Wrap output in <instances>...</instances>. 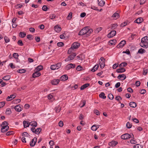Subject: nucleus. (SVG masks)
I'll use <instances>...</instances> for the list:
<instances>
[{
  "label": "nucleus",
  "mask_w": 148,
  "mask_h": 148,
  "mask_svg": "<svg viewBox=\"0 0 148 148\" xmlns=\"http://www.w3.org/2000/svg\"><path fill=\"white\" fill-rule=\"evenodd\" d=\"M92 32V29L90 28L88 26L82 29L78 34L79 35L82 36L84 34H86L87 36H89L90 34Z\"/></svg>",
  "instance_id": "1"
},
{
  "label": "nucleus",
  "mask_w": 148,
  "mask_h": 148,
  "mask_svg": "<svg viewBox=\"0 0 148 148\" xmlns=\"http://www.w3.org/2000/svg\"><path fill=\"white\" fill-rule=\"evenodd\" d=\"M140 45L144 48H147L148 47V39L147 36H145L141 39Z\"/></svg>",
  "instance_id": "2"
},
{
  "label": "nucleus",
  "mask_w": 148,
  "mask_h": 148,
  "mask_svg": "<svg viewBox=\"0 0 148 148\" xmlns=\"http://www.w3.org/2000/svg\"><path fill=\"white\" fill-rule=\"evenodd\" d=\"M105 59L103 57H101L99 60V64L101 68L103 69L105 66Z\"/></svg>",
  "instance_id": "3"
},
{
  "label": "nucleus",
  "mask_w": 148,
  "mask_h": 148,
  "mask_svg": "<svg viewBox=\"0 0 148 148\" xmlns=\"http://www.w3.org/2000/svg\"><path fill=\"white\" fill-rule=\"evenodd\" d=\"M76 56V54L75 53H74L71 54L68 58L65 60V61H68L73 60L75 57Z\"/></svg>",
  "instance_id": "4"
},
{
  "label": "nucleus",
  "mask_w": 148,
  "mask_h": 148,
  "mask_svg": "<svg viewBox=\"0 0 148 148\" xmlns=\"http://www.w3.org/2000/svg\"><path fill=\"white\" fill-rule=\"evenodd\" d=\"M75 66V64L72 63L69 64L65 66V69L66 70H69L71 68H74Z\"/></svg>",
  "instance_id": "5"
},
{
  "label": "nucleus",
  "mask_w": 148,
  "mask_h": 148,
  "mask_svg": "<svg viewBox=\"0 0 148 148\" xmlns=\"http://www.w3.org/2000/svg\"><path fill=\"white\" fill-rule=\"evenodd\" d=\"M126 44V41L123 40L121 41L120 43L117 45L116 47L118 48L123 47Z\"/></svg>",
  "instance_id": "6"
},
{
  "label": "nucleus",
  "mask_w": 148,
  "mask_h": 148,
  "mask_svg": "<svg viewBox=\"0 0 148 148\" xmlns=\"http://www.w3.org/2000/svg\"><path fill=\"white\" fill-rule=\"evenodd\" d=\"M131 137V135L127 134H125L121 136V138L123 139H127L130 138Z\"/></svg>",
  "instance_id": "7"
},
{
  "label": "nucleus",
  "mask_w": 148,
  "mask_h": 148,
  "mask_svg": "<svg viewBox=\"0 0 148 148\" xmlns=\"http://www.w3.org/2000/svg\"><path fill=\"white\" fill-rule=\"evenodd\" d=\"M116 34V32L115 30H112L108 34V37L109 38H112L115 36Z\"/></svg>",
  "instance_id": "8"
},
{
  "label": "nucleus",
  "mask_w": 148,
  "mask_h": 148,
  "mask_svg": "<svg viewBox=\"0 0 148 148\" xmlns=\"http://www.w3.org/2000/svg\"><path fill=\"white\" fill-rule=\"evenodd\" d=\"M80 45V44L78 42H76L72 44L71 47L74 49L78 48Z\"/></svg>",
  "instance_id": "9"
},
{
  "label": "nucleus",
  "mask_w": 148,
  "mask_h": 148,
  "mask_svg": "<svg viewBox=\"0 0 148 148\" xmlns=\"http://www.w3.org/2000/svg\"><path fill=\"white\" fill-rule=\"evenodd\" d=\"M37 138L36 137H34L33 139H32L31 141L30 142V146L32 147L34 146L37 141Z\"/></svg>",
  "instance_id": "10"
},
{
  "label": "nucleus",
  "mask_w": 148,
  "mask_h": 148,
  "mask_svg": "<svg viewBox=\"0 0 148 148\" xmlns=\"http://www.w3.org/2000/svg\"><path fill=\"white\" fill-rule=\"evenodd\" d=\"M55 31L57 33L60 32L61 30L62 29L60 26L57 25L54 27Z\"/></svg>",
  "instance_id": "11"
},
{
  "label": "nucleus",
  "mask_w": 148,
  "mask_h": 148,
  "mask_svg": "<svg viewBox=\"0 0 148 148\" xmlns=\"http://www.w3.org/2000/svg\"><path fill=\"white\" fill-rule=\"evenodd\" d=\"M9 127L7 125H5L1 127V132H2L4 133L7 131L9 129Z\"/></svg>",
  "instance_id": "12"
},
{
  "label": "nucleus",
  "mask_w": 148,
  "mask_h": 148,
  "mask_svg": "<svg viewBox=\"0 0 148 148\" xmlns=\"http://www.w3.org/2000/svg\"><path fill=\"white\" fill-rule=\"evenodd\" d=\"M16 97V94H14L8 96L6 98V100L7 101H10L14 98Z\"/></svg>",
  "instance_id": "13"
},
{
  "label": "nucleus",
  "mask_w": 148,
  "mask_h": 148,
  "mask_svg": "<svg viewBox=\"0 0 148 148\" xmlns=\"http://www.w3.org/2000/svg\"><path fill=\"white\" fill-rule=\"evenodd\" d=\"M21 106V105H18L16 106L14 108L16 111L18 112L21 111L22 110V108L20 106Z\"/></svg>",
  "instance_id": "14"
},
{
  "label": "nucleus",
  "mask_w": 148,
  "mask_h": 148,
  "mask_svg": "<svg viewBox=\"0 0 148 148\" xmlns=\"http://www.w3.org/2000/svg\"><path fill=\"white\" fill-rule=\"evenodd\" d=\"M60 82V80L58 79H53L51 80V83L53 85H56L58 84Z\"/></svg>",
  "instance_id": "15"
},
{
  "label": "nucleus",
  "mask_w": 148,
  "mask_h": 148,
  "mask_svg": "<svg viewBox=\"0 0 148 148\" xmlns=\"http://www.w3.org/2000/svg\"><path fill=\"white\" fill-rule=\"evenodd\" d=\"M68 77L66 75H62L60 78V80L62 81H65L68 79Z\"/></svg>",
  "instance_id": "16"
},
{
  "label": "nucleus",
  "mask_w": 148,
  "mask_h": 148,
  "mask_svg": "<svg viewBox=\"0 0 148 148\" xmlns=\"http://www.w3.org/2000/svg\"><path fill=\"white\" fill-rule=\"evenodd\" d=\"M118 142L115 141H112L109 143V145L110 146L114 147L118 144Z\"/></svg>",
  "instance_id": "17"
},
{
  "label": "nucleus",
  "mask_w": 148,
  "mask_h": 148,
  "mask_svg": "<svg viewBox=\"0 0 148 148\" xmlns=\"http://www.w3.org/2000/svg\"><path fill=\"white\" fill-rule=\"evenodd\" d=\"M40 73L39 72L37 71L33 74L32 76L33 77L35 78L38 77L40 76Z\"/></svg>",
  "instance_id": "18"
},
{
  "label": "nucleus",
  "mask_w": 148,
  "mask_h": 148,
  "mask_svg": "<svg viewBox=\"0 0 148 148\" xmlns=\"http://www.w3.org/2000/svg\"><path fill=\"white\" fill-rule=\"evenodd\" d=\"M98 5L100 6H103L105 4V2L103 0H98Z\"/></svg>",
  "instance_id": "19"
},
{
  "label": "nucleus",
  "mask_w": 148,
  "mask_h": 148,
  "mask_svg": "<svg viewBox=\"0 0 148 148\" xmlns=\"http://www.w3.org/2000/svg\"><path fill=\"white\" fill-rule=\"evenodd\" d=\"M23 123L24 128H26L28 127L30 125V123L29 122L26 121H23Z\"/></svg>",
  "instance_id": "20"
},
{
  "label": "nucleus",
  "mask_w": 148,
  "mask_h": 148,
  "mask_svg": "<svg viewBox=\"0 0 148 148\" xmlns=\"http://www.w3.org/2000/svg\"><path fill=\"white\" fill-rule=\"evenodd\" d=\"M120 17L119 14V13L116 12L114 13L112 16V17H113L115 19L119 18Z\"/></svg>",
  "instance_id": "21"
},
{
  "label": "nucleus",
  "mask_w": 148,
  "mask_h": 148,
  "mask_svg": "<svg viewBox=\"0 0 148 148\" xmlns=\"http://www.w3.org/2000/svg\"><path fill=\"white\" fill-rule=\"evenodd\" d=\"M126 70L125 69L123 68H121L120 69H117L116 70V72L118 73H122L125 72Z\"/></svg>",
  "instance_id": "22"
},
{
  "label": "nucleus",
  "mask_w": 148,
  "mask_h": 148,
  "mask_svg": "<svg viewBox=\"0 0 148 148\" xmlns=\"http://www.w3.org/2000/svg\"><path fill=\"white\" fill-rule=\"evenodd\" d=\"M99 125H94L91 127V129L94 131H96L99 127Z\"/></svg>",
  "instance_id": "23"
},
{
  "label": "nucleus",
  "mask_w": 148,
  "mask_h": 148,
  "mask_svg": "<svg viewBox=\"0 0 148 148\" xmlns=\"http://www.w3.org/2000/svg\"><path fill=\"white\" fill-rule=\"evenodd\" d=\"M99 67V65L98 64L95 65L91 70V71L92 72H95L98 69Z\"/></svg>",
  "instance_id": "24"
},
{
  "label": "nucleus",
  "mask_w": 148,
  "mask_h": 148,
  "mask_svg": "<svg viewBox=\"0 0 148 148\" xmlns=\"http://www.w3.org/2000/svg\"><path fill=\"white\" fill-rule=\"evenodd\" d=\"M126 77L125 75L124 74L119 75L117 77V78L119 79L121 78H123L121 80H124L126 79Z\"/></svg>",
  "instance_id": "25"
},
{
  "label": "nucleus",
  "mask_w": 148,
  "mask_h": 148,
  "mask_svg": "<svg viewBox=\"0 0 148 148\" xmlns=\"http://www.w3.org/2000/svg\"><path fill=\"white\" fill-rule=\"evenodd\" d=\"M143 21V19L141 18H139L136 20L134 22L138 24L141 23Z\"/></svg>",
  "instance_id": "26"
},
{
  "label": "nucleus",
  "mask_w": 148,
  "mask_h": 148,
  "mask_svg": "<svg viewBox=\"0 0 148 148\" xmlns=\"http://www.w3.org/2000/svg\"><path fill=\"white\" fill-rule=\"evenodd\" d=\"M90 85V84L88 83L85 84L82 86L80 88L81 90H83Z\"/></svg>",
  "instance_id": "27"
},
{
  "label": "nucleus",
  "mask_w": 148,
  "mask_h": 148,
  "mask_svg": "<svg viewBox=\"0 0 148 148\" xmlns=\"http://www.w3.org/2000/svg\"><path fill=\"white\" fill-rule=\"evenodd\" d=\"M130 106L132 108H135L136 106V103L133 101L129 103Z\"/></svg>",
  "instance_id": "28"
},
{
  "label": "nucleus",
  "mask_w": 148,
  "mask_h": 148,
  "mask_svg": "<svg viewBox=\"0 0 148 148\" xmlns=\"http://www.w3.org/2000/svg\"><path fill=\"white\" fill-rule=\"evenodd\" d=\"M54 110L56 112H59L61 110V107L60 106H58L55 108Z\"/></svg>",
  "instance_id": "29"
},
{
  "label": "nucleus",
  "mask_w": 148,
  "mask_h": 148,
  "mask_svg": "<svg viewBox=\"0 0 148 148\" xmlns=\"http://www.w3.org/2000/svg\"><path fill=\"white\" fill-rule=\"evenodd\" d=\"M127 65V64L126 62H123L121 63V64H120L119 65V66L120 68H122V67H125Z\"/></svg>",
  "instance_id": "30"
},
{
  "label": "nucleus",
  "mask_w": 148,
  "mask_h": 148,
  "mask_svg": "<svg viewBox=\"0 0 148 148\" xmlns=\"http://www.w3.org/2000/svg\"><path fill=\"white\" fill-rule=\"evenodd\" d=\"M19 36L21 38H24L26 35L25 33L24 32H21L19 33Z\"/></svg>",
  "instance_id": "31"
},
{
  "label": "nucleus",
  "mask_w": 148,
  "mask_h": 148,
  "mask_svg": "<svg viewBox=\"0 0 148 148\" xmlns=\"http://www.w3.org/2000/svg\"><path fill=\"white\" fill-rule=\"evenodd\" d=\"M37 125V123L35 121H32L31 122V125L32 126L36 127Z\"/></svg>",
  "instance_id": "32"
},
{
  "label": "nucleus",
  "mask_w": 148,
  "mask_h": 148,
  "mask_svg": "<svg viewBox=\"0 0 148 148\" xmlns=\"http://www.w3.org/2000/svg\"><path fill=\"white\" fill-rule=\"evenodd\" d=\"M100 98H101L103 99L106 98V97L105 96V94L104 92H101L99 95Z\"/></svg>",
  "instance_id": "33"
},
{
  "label": "nucleus",
  "mask_w": 148,
  "mask_h": 148,
  "mask_svg": "<svg viewBox=\"0 0 148 148\" xmlns=\"http://www.w3.org/2000/svg\"><path fill=\"white\" fill-rule=\"evenodd\" d=\"M116 42V40L115 39H113L109 41V43L111 45H114Z\"/></svg>",
  "instance_id": "34"
},
{
  "label": "nucleus",
  "mask_w": 148,
  "mask_h": 148,
  "mask_svg": "<svg viewBox=\"0 0 148 148\" xmlns=\"http://www.w3.org/2000/svg\"><path fill=\"white\" fill-rule=\"evenodd\" d=\"M43 69V66L41 65H40L37 66L35 70L39 72L40 71L42 70Z\"/></svg>",
  "instance_id": "35"
},
{
  "label": "nucleus",
  "mask_w": 148,
  "mask_h": 148,
  "mask_svg": "<svg viewBox=\"0 0 148 148\" xmlns=\"http://www.w3.org/2000/svg\"><path fill=\"white\" fill-rule=\"evenodd\" d=\"M12 113L11 109L10 108H8L6 109L5 113L7 115H9Z\"/></svg>",
  "instance_id": "36"
},
{
  "label": "nucleus",
  "mask_w": 148,
  "mask_h": 148,
  "mask_svg": "<svg viewBox=\"0 0 148 148\" xmlns=\"http://www.w3.org/2000/svg\"><path fill=\"white\" fill-rule=\"evenodd\" d=\"M145 52V50L142 48L139 49L138 51V53H139L143 54Z\"/></svg>",
  "instance_id": "37"
},
{
  "label": "nucleus",
  "mask_w": 148,
  "mask_h": 148,
  "mask_svg": "<svg viewBox=\"0 0 148 148\" xmlns=\"http://www.w3.org/2000/svg\"><path fill=\"white\" fill-rule=\"evenodd\" d=\"M134 148H143V146L139 144H137L134 145L133 146Z\"/></svg>",
  "instance_id": "38"
},
{
  "label": "nucleus",
  "mask_w": 148,
  "mask_h": 148,
  "mask_svg": "<svg viewBox=\"0 0 148 148\" xmlns=\"http://www.w3.org/2000/svg\"><path fill=\"white\" fill-rule=\"evenodd\" d=\"M10 77L9 75L6 76L4 77L2 79L5 80H8L10 79Z\"/></svg>",
  "instance_id": "39"
},
{
  "label": "nucleus",
  "mask_w": 148,
  "mask_h": 148,
  "mask_svg": "<svg viewBox=\"0 0 148 148\" xmlns=\"http://www.w3.org/2000/svg\"><path fill=\"white\" fill-rule=\"evenodd\" d=\"M26 71V70L24 69H20L17 70V72L20 73H25Z\"/></svg>",
  "instance_id": "40"
},
{
  "label": "nucleus",
  "mask_w": 148,
  "mask_h": 148,
  "mask_svg": "<svg viewBox=\"0 0 148 148\" xmlns=\"http://www.w3.org/2000/svg\"><path fill=\"white\" fill-rule=\"evenodd\" d=\"M72 12H70L67 17V19L69 20H71L72 18Z\"/></svg>",
  "instance_id": "41"
},
{
  "label": "nucleus",
  "mask_w": 148,
  "mask_h": 148,
  "mask_svg": "<svg viewBox=\"0 0 148 148\" xmlns=\"http://www.w3.org/2000/svg\"><path fill=\"white\" fill-rule=\"evenodd\" d=\"M41 129L40 127H39L37 128L36 130V134H39L40 133V132L41 131Z\"/></svg>",
  "instance_id": "42"
},
{
  "label": "nucleus",
  "mask_w": 148,
  "mask_h": 148,
  "mask_svg": "<svg viewBox=\"0 0 148 148\" xmlns=\"http://www.w3.org/2000/svg\"><path fill=\"white\" fill-rule=\"evenodd\" d=\"M126 126L127 128L128 129H130L132 127V124L130 123L129 122H128L126 123Z\"/></svg>",
  "instance_id": "43"
},
{
  "label": "nucleus",
  "mask_w": 148,
  "mask_h": 148,
  "mask_svg": "<svg viewBox=\"0 0 148 148\" xmlns=\"http://www.w3.org/2000/svg\"><path fill=\"white\" fill-rule=\"evenodd\" d=\"M50 68L51 70H54L56 69H58V68H56V64L51 65V66Z\"/></svg>",
  "instance_id": "44"
},
{
  "label": "nucleus",
  "mask_w": 148,
  "mask_h": 148,
  "mask_svg": "<svg viewBox=\"0 0 148 148\" xmlns=\"http://www.w3.org/2000/svg\"><path fill=\"white\" fill-rule=\"evenodd\" d=\"M117 25L116 24H114L112 25L111 29H114L117 28Z\"/></svg>",
  "instance_id": "45"
},
{
  "label": "nucleus",
  "mask_w": 148,
  "mask_h": 148,
  "mask_svg": "<svg viewBox=\"0 0 148 148\" xmlns=\"http://www.w3.org/2000/svg\"><path fill=\"white\" fill-rule=\"evenodd\" d=\"M21 101V100L20 99H15L13 101L14 103H16V104L20 102Z\"/></svg>",
  "instance_id": "46"
},
{
  "label": "nucleus",
  "mask_w": 148,
  "mask_h": 148,
  "mask_svg": "<svg viewBox=\"0 0 148 148\" xmlns=\"http://www.w3.org/2000/svg\"><path fill=\"white\" fill-rule=\"evenodd\" d=\"M8 124V123L7 121H4L2 123L1 125L2 127H3V126H5V125H7Z\"/></svg>",
  "instance_id": "47"
},
{
  "label": "nucleus",
  "mask_w": 148,
  "mask_h": 148,
  "mask_svg": "<svg viewBox=\"0 0 148 148\" xmlns=\"http://www.w3.org/2000/svg\"><path fill=\"white\" fill-rule=\"evenodd\" d=\"M74 49L71 46V47L68 50L67 53L69 54H71L73 51Z\"/></svg>",
  "instance_id": "48"
},
{
  "label": "nucleus",
  "mask_w": 148,
  "mask_h": 148,
  "mask_svg": "<svg viewBox=\"0 0 148 148\" xmlns=\"http://www.w3.org/2000/svg\"><path fill=\"white\" fill-rule=\"evenodd\" d=\"M83 69L82 67L80 65H78L76 67V70L78 71H80L83 70V69Z\"/></svg>",
  "instance_id": "49"
},
{
  "label": "nucleus",
  "mask_w": 148,
  "mask_h": 148,
  "mask_svg": "<svg viewBox=\"0 0 148 148\" xmlns=\"http://www.w3.org/2000/svg\"><path fill=\"white\" fill-rule=\"evenodd\" d=\"M14 134V132L12 131H8L6 133V135L7 136H9L11 135H12Z\"/></svg>",
  "instance_id": "50"
},
{
  "label": "nucleus",
  "mask_w": 148,
  "mask_h": 148,
  "mask_svg": "<svg viewBox=\"0 0 148 148\" xmlns=\"http://www.w3.org/2000/svg\"><path fill=\"white\" fill-rule=\"evenodd\" d=\"M108 97L111 100L113 99L114 98L113 95L111 93L109 94L108 95Z\"/></svg>",
  "instance_id": "51"
},
{
  "label": "nucleus",
  "mask_w": 148,
  "mask_h": 148,
  "mask_svg": "<svg viewBox=\"0 0 148 148\" xmlns=\"http://www.w3.org/2000/svg\"><path fill=\"white\" fill-rule=\"evenodd\" d=\"M4 38L5 42L7 43L10 41V39L7 36H5Z\"/></svg>",
  "instance_id": "52"
},
{
  "label": "nucleus",
  "mask_w": 148,
  "mask_h": 148,
  "mask_svg": "<svg viewBox=\"0 0 148 148\" xmlns=\"http://www.w3.org/2000/svg\"><path fill=\"white\" fill-rule=\"evenodd\" d=\"M102 29V27H98L95 30V32L96 33H98Z\"/></svg>",
  "instance_id": "53"
},
{
  "label": "nucleus",
  "mask_w": 148,
  "mask_h": 148,
  "mask_svg": "<svg viewBox=\"0 0 148 148\" xmlns=\"http://www.w3.org/2000/svg\"><path fill=\"white\" fill-rule=\"evenodd\" d=\"M42 9L43 11H46L47 10L48 8H47V6L44 5L43 6Z\"/></svg>",
  "instance_id": "54"
},
{
  "label": "nucleus",
  "mask_w": 148,
  "mask_h": 148,
  "mask_svg": "<svg viewBox=\"0 0 148 148\" xmlns=\"http://www.w3.org/2000/svg\"><path fill=\"white\" fill-rule=\"evenodd\" d=\"M64 45V43L62 42H58L57 44V45L58 47H62Z\"/></svg>",
  "instance_id": "55"
},
{
  "label": "nucleus",
  "mask_w": 148,
  "mask_h": 148,
  "mask_svg": "<svg viewBox=\"0 0 148 148\" xmlns=\"http://www.w3.org/2000/svg\"><path fill=\"white\" fill-rule=\"evenodd\" d=\"M127 22H124L122 23L120 25V27H124L127 24Z\"/></svg>",
  "instance_id": "56"
},
{
  "label": "nucleus",
  "mask_w": 148,
  "mask_h": 148,
  "mask_svg": "<svg viewBox=\"0 0 148 148\" xmlns=\"http://www.w3.org/2000/svg\"><path fill=\"white\" fill-rule=\"evenodd\" d=\"M18 55L17 53H14L13 54V57L14 58L17 59L18 58Z\"/></svg>",
  "instance_id": "57"
},
{
  "label": "nucleus",
  "mask_w": 148,
  "mask_h": 148,
  "mask_svg": "<svg viewBox=\"0 0 148 148\" xmlns=\"http://www.w3.org/2000/svg\"><path fill=\"white\" fill-rule=\"evenodd\" d=\"M127 90L128 92H130V93H132L133 92V90L130 87L128 88L127 89Z\"/></svg>",
  "instance_id": "58"
},
{
  "label": "nucleus",
  "mask_w": 148,
  "mask_h": 148,
  "mask_svg": "<svg viewBox=\"0 0 148 148\" xmlns=\"http://www.w3.org/2000/svg\"><path fill=\"white\" fill-rule=\"evenodd\" d=\"M18 44L20 46H23V45L22 40H19L18 42Z\"/></svg>",
  "instance_id": "59"
},
{
  "label": "nucleus",
  "mask_w": 148,
  "mask_h": 148,
  "mask_svg": "<svg viewBox=\"0 0 148 148\" xmlns=\"http://www.w3.org/2000/svg\"><path fill=\"white\" fill-rule=\"evenodd\" d=\"M5 104V102L3 101L0 103V108L3 107L4 106Z\"/></svg>",
  "instance_id": "60"
},
{
  "label": "nucleus",
  "mask_w": 148,
  "mask_h": 148,
  "mask_svg": "<svg viewBox=\"0 0 148 148\" xmlns=\"http://www.w3.org/2000/svg\"><path fill=\"white\" fill-rule=\"evenodd\" d=\"M27 38L29 39V40H31V39H33V38H32V35L28 34L27 35Z\"/></svg>",
  "instance_id": "61"
},
{
  "label": "nucleus",
  "mask_w": 148,
  "mask_h": 148,
  "mask_svg": "<svg viewBox=\"0 0 148 148\" xmlns=\"http://www.w3.org/2000/svg\"><path fill=\"white\" fill-rule=\"evenodd\" d=\"M123 53H125L128 55H130V52L128 49H127L125 51H123Z\"/></svg>",
  "instance_id": "62"
},
{
  "label": "nucleus",
  "mask_w": 148,
  "mask_h": 148,
  "mask_svg": "<svg viewBox=\"0 0 148 148\" xmlns=\"http://www.w3.org/2000/svg\"><path fill=\"white\" fill-rule=\"evenodd\" d=\"M62 63L60 62L58 63H57V64H56V68H58V69H59L60 67V66H61Z\"/></svg>",
  "instance_id": "63"
},
{
  "label": "nucleus",
  "mask_w": 148,
  "mask_h": 148,
  "mask_svg": "<svg viewBox=\"0 0 148 148\" xmlns=\"http://www.w3.org/2000/svg\"><path fill=\"white\" fill-rule=\"evenodd\" d=\"M146 92V90L145 89H142L140 91V92L141 94H144Z\"/></svg>",
  "instance_id": "64"
}]
</instances>
